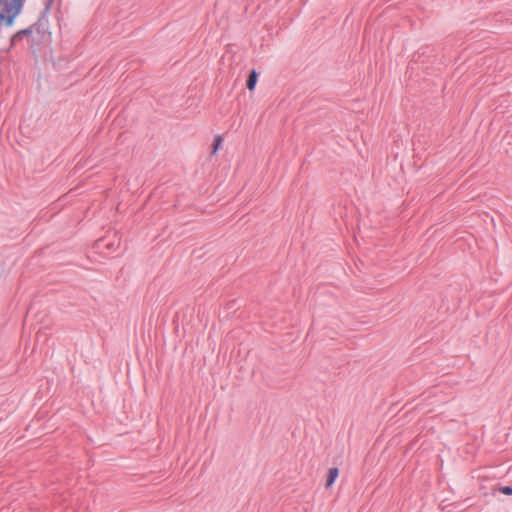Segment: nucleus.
<instances>
[{
	"mask_svg": "<svg viewBox=\"0 0 512 512\" xmlns=\"http://www.w3.org/2000/svg\"><path fill=\"white\" fill-rule=\"evenodd\" d=\"M221 145H222V137L220 135H216L214 137L213 144H212V154L213 155H215L218 152Z\"/></svg>",
	"mask_w": 512,
	"mask_h": 512,
	"instance_id": "nucleus-4",
	"label": "nucleus"
},
{
	"mask_svg": "<svg viewBox=\"0 0 512 512\" xmlns=\"http://www.w3.org/2000/svg\"><path fill=\"white\" fill-rule=\"evenodd\" d=\"M257 79H258V74L256 73V71L255 70L251 71L248 76V79H247V88L250 91H253L255 89Z\"/></svg>",
	"mask_w": 512,
	"mask_h": 512,
	"instance_id": "nucleus-3",
	"label": "nucleus"
},
{
	"mask_svg": "<svg viewBox=\"0 0 512 512\" xmlns=\"http://www.w3.org/2000/svg\"><path fill=\"white\" fill-rule=\"evenodd\" d=\"M339 471L336 467L330 468L328 471V477L326 481V487H331L338 477Z\"/></svg>",
	"mask_w": 512,
	"mask_h": 512,
	"instance_id": "nucleus-2",
	"label": "nucleus"
},
{
	"mask_svg": "<svg viewBox=\"0 0 512 512\" xmlns=\"http://www.w3.org/2000/svg\"><path fill=\"white\" fill-rule=\"evenodd\" d=\"M500 491L505 495H512V487L504 486L500 488Z\"/></svg>",
	"mask_w": 512,
	"mask_h": 512,
	"instance_id": "nucleus-5",
	"label": "nucleus"
},
{
	"mask_svg": "<svg viewBox=\"0 0 512 512\" xmlns=\"http://www.w3.org/2000/svg\"><path fill=\"white\" fill-rule=\"evenodd\" d=\"M22 9V0H0V27H9Z\"/></svg>",
	"mask_w": 512,
	"mask_h": 512,
	"instance_id": "nucleus-1",
	"label": "nucleus"
}]
</instances>
